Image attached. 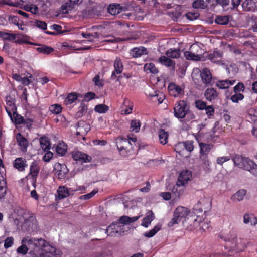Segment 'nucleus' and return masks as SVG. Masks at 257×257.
Listing matches in <instances>:
<instances>
[{"label":"nucleus","mask_w":257,"mask_h":257,"mask_svg":"<svg viewBox=\"0 0 257 257\" xmlns=\"http://www.w3.org/2000/svg\"><path fill=\"white\" fill-rule=\"evenodd\" d=\"M148 53L147 49L143 46L135 47L130 50V54L133 58H138Z\"/></svg>","instance_id":"16"},{"label":"nucleus","mask_w":257,"mask_h":257,"mask_svg":"<svg viewBox=\"0 0 257 257\" xmlns=\"http://www.w3.org/2000/svg\"><path fill=\"white\" fill-rule=\"evenodd\" d=\"M58 196L57 199H62L69 195L68 189L65 186H60L57 190Z\"/></svg>","instance_id":"27"},{"label":"nucleus","mask_w":257,"mask_h":257,"mask_svg":"<svg viewBox=\"0 0 257 257\" xmlns=\"http://www.w3.org/2000/svg\"><path fill=\"white\" fill-rule=\"evenodd\" d=\"M14 244V238L13 237H8L5 240L4 247L8 248L11 247Z\"/></svg>","instance_id":"56"},{"label":"nucleus","mask_w":257,"mask_h":257,"mask_svg":"<svg viewBox=\"0 0 257 257\" xmlns=\"http://www.w3.org/2000/svg\"><path fill=\"white\" fill-rule=\"evenodd\" d=\"M192 7L195 9H204L207 7L204 0H195L192 3Z\"/></svg>","instance_id":"37"},{"label":"nucleus","mask_w":257,"mask_h":257,"mask_svg":"<svg viewBox=\"0 0 257 257\" xmlns=\"http://www.w3.org/2000/svg\"><path fill=\"white\" fill-rule=\"evenodd\" d=\"M200 158L201 159L203 167L205 170L208 171L210 170V162L209 161L208 156H200Z\"/></svg>","instance_id":"45"},{"label":"nucleus","mask_w":257,"mask_h":257,"mask_svg":"<svg viewBox=\"0 0 257 257\" xmlns=\"http://www.w3.org/2000/svg\"><path fill=\"white\" fill-rule=\"evenodd\" d=\"M53 154L50 152L48 151L43 157V160L45 162H48L52 158Z\"/></svg>","instance_id":"63"},{"label":"nucleus","mask_w":257,"mask_h":257,"mask_svg":"<svg viewBox=\"0 0 257 257\" xmlns=\"http://www.w3.org/2000/svg\"><path fill=\"white\" fill-rule=\"evenodd\" d=\"M189 213L190 210L187 208L183 206L177 207L174 211L173 217L169 222L168 226L172 227L174 224H178L183 219L185 218Z\"/></svg>","instance_id":"2"},{"label":"nucleus","mask_w":257,"mask_h":257,"mask_svg":"<svg viewBox=\"0 0 257 257\" xmlns=\"http://www.w3.org/2000/svg\"><path fill=\"white\" fill-rule=\"evenodd\" d=\"M16 140L18 145L21 148V151L26 152L29 145V142L27 139L20 133H18L16 134Z\"/></svg>","instance_id":"13"},{"label":"nucleus","mask_w":257,"mask_h":257,"mask_svg":"<svg viewBox=\"0 0 257 257\" xmlns=\"http://www.w3.org/2000/svg\"><path fill=\"white\" fill-rule=\"evenodd\" d=\"M229 16L227 15L225 16H217L215 22L219 25H226L229 22Z\"/></svg>","instance_id":"35"},{"label":"nucleus","mask_w":257,"mask_h":257,"mask_svg":"<svg viewBox=\"0 0 257 257\" xmlns=\"http://www.w3.org/2000/svg\"><path fill=\"white\" fill-rule=\"evenodd\" d=\"M167 57L171 58H178L180 56V51L179 49H169L166 52Z\"/></svg>","instance_id":"30"},{"label":"nucleus","mask_w":257,"mask_h":257,"mask_svg":"<svg viewBox=\"0 0 257 257\" xmlns=\"http://www.w3.org/2000/svg\"><path fill=\"white\" fill-rule=\"evenodd\" d=\"M193 142L192 141H188L184 142H183L182 143L178 144V145L176 146L175 147V151L180 153V151H178V148L181 146H183L187 151L189 152H191L194 149V146L193 145Z\"/></svg>","instance_id":"25"},{"label":"nucleus","mask_w":257,"mask_h":257,"mask_svg":"<svg viewBox=\"0 0 257 257\" xmlns=\"http://www.w3.org/2000/svg\"><path fill=\"white\" fill-rule=\"evenodd\" d=\"M160 143L164 145L168 142V134L163 129H160L158 132Z\"/></svg>","instance_id":"33"},{"label":"nucleus","mask_w":257,"mask_h":257,"mask_svg":"<svg viewBox=\"0 0 257 257\" xmlns=\"http://www.w3.org/2000/svg\"><path fill=\"white\" fill-rule=\"evenodd\" d=\"M203 134L198 132L196 136V139L199 143L200 148V156H207L208 153L213 148V145L212 144H208L202 142V137Z\"/></svg>","instance_id":"5"},{"label":"nucleus","mask_w":257,"mask_h":257,"mask_svg":"<svg viewBox=\"0 0 257 257\" xmlns=\"http://www.w3.org/2000/svg\"><path fill=\"white\" fill-rule=\"evenodd\" d=\"M159 62L162 65L170 67L173 70L175 68V62L169 58L168 57L161 56L159 59Z\"/></svg>","instance_id":"19"},{"label":"nucleus","mask_w":257,"mask_h":257,"mask_svg":"<svg viewBox=\"0 0 257 257\" xmlns=\"http://www.w3.org/2000/svg\"><path fill=\"white\" fill-rule=\"evenodd\" d=\"M109 107L105 104H98L95 106L94 110L99 113H104L108 111Z\"/></svg>","instance_id":"42"},{"label":"nucleus","mask_w":257,"mask_h":257,"mask_svg":"<svg viewBox=\"0 0 257 257\" xmlns=\"http://www.w3.org/2000/svg\"><path fill=\"white\" fill-rule=\"evenodd\" d=\"M67 150V148L66 146L60 144L57 146L56 151L57 153V154H60L61 156H63L64 154H65Z\"/></svg>","instance_id":"49"},{"label":"nucleus","mask_w":257,"mask_h":257,"mask_svg":"<svg viewBox=\"0 0 257 257\" xmlns=\"http://www.w3.org/2000/svg\"><path fill=\"white\" fill-rule=\"evenodd\" d=\"M0 37L4 40L12 41L16 39V35L14 34L0 31Z\"/></svg>","instance_id":"39"},{"label":"nucleus","mask_w":257,"mask_h":257,"mask_svg":"<svg viewBox=\"0 0 257 257\" xmlns=\"http://www.w3.org/2000/svg\"><path fill=\"white\" fill-rule=\"evenodd\" d=\"M220 238L224 239L225 241L231 242L232 247H235L237 245V236L234 231H230L229 233L226 236H220Z\"/></svg>","instance_id":"24"},{"label":"nucleus","mask_w":257,"mask_h":257,"mask_svg":"<svg viewBox=\"0 0 257 257\" xmlns=\"http://www.w3.org/2000/svg\"><path fill=\"white\" fill-rule=\"evenodd\" d=\"M206 114L208 116H212L214 113V109L212 106H207L205 108Z\"/></svg>","instance_id":"64"},{"label":"nucleus","mask_w":257,"mask_h":257,"mask_svg":"<svg viewBox=\"0 0 257 257\" xmlns=\"http://www.w3.org/2000/svg\"><path fill=\"white\" fill-rule=\"evenodd\" d=\"M35 25L39 28L45 30L47 29V24L44 21L37 20L35 21Z\"/></svg>","instance_id":"58"},{"label":"nucleus","mask_w":257,"mask_h":257,"mask_svg":"<svg viewBox=\"0 0 257 257\" xmlns=\"http://www.w3.org/2000/svg\"><path fill=\"white\" fill-rule=\"evenodd\" d=\"M11 120L16 124H20L23 123L24 117L15 112H13V117Z\"/></svg>","instance_id":"44"},{"label":"nucleus","mask_w":257,"mask_h":257,"mask_svg":"<svg viewBox=\"0 0 257 257\" xmlns=\"http://www.w3.org/2000/svg\"><path fill=\"white\" fill-rule=\"evenodd\" d=\"M161 227V225L160 224H157L153 229L148 232H146L144 235L147 238H150L153 237L155 234L159 231Z\"/></svg>","instance_id":"36"},{"label":"nucleus","mask_w":257,"mask_h":257,"mask_svg":"<svg viewBox=\"0 0 257 257\" xmlns=\"http://www.w3.org/2000/svg\"><path fill=\"white\" fill-rule=\"evenodd\" d=\"M36 49L38 52L46 55L49 54L54 51L53 48L45 45H41Z\"/></svg>","instance_id":"29"},{"label":"nucleus","mask_w":257,"mask_h":257,"mask_svg":"<svg viewBox=\"0 0 257 257\" xmlns=\"http://www.w3.org/2000/svg\"><path fill=\"white\" fill-rule=\"evenodd\" d=\"M190 172L188 171L181 172L178 179V182H180L179 184L185 185L190 179Z\"/></svg>","instance_id":"26"},{"label":"nucleus","mask_w":257,"mask_h":257,"mask_svg":"<svg viewBox=\"0 0 257 257\" xmlns=\"http://www.w3.org/2000/svg\"><path fill=\"white\" fill-rule=\"evenodd\" d=\"M154 218L155 216L153 213L152 211H150L149 214L143 218L141 225L145 227H148Z\"/></svg>","instance_id":"32"},{"label":"nucleus","mask_w":257,"mask_h":257,"mask_svg":"<svg viewBox=\"0 0 257 257\" xmlns=\"http://www.w3.org/2000/svg\"><path fill=\"white\" fill-rule=\"evenodd\" d=\"M230 158L229 156H223L218 157L217 158L216 163L218 164L222 165L224 162L230 160Z\"/></svg>","instance_id":"61"},{"label":"nucleus","mask_w":257,"mask_h":257,"mask_svg":"<svg viewBox=\"0 0 257 257\" xmlns=\"http://www.w3.org/2000/svg\"><path fill=\"white\" fill-rule=\"evenodd\" d=\"M40 142L41 147L44 151L46 152L50 149V143L46 138H41Z\"/></svg>","instance_id":"40"},{"label":"nucleus","mask_w":257,"mask_h":257,"mask_svg":"<svg viewBox=\"0 0 257 257\" xmlns=\"http://www.w3.org/2000/svg\"><path fill=\"white\" fill-rule=\"evenodd\" d=\"M78 98V95L75 92L69 93L65 100L67 105L73 103Z\"/></svg>","instance_id":"38"},{"label":"nucleus","mask_w":257,"mask_h":257,"mask_svg":"<svg viewBox=\"0 0 257 257\" xmlns=\"http://www.w3.org/2000/svg\"><path fill=\"white\" fill-rule=\"evenodd\" d=\"M28 245L26 243H24L17 249V252L18 253L25 255L28 251L30 252V249L28 248Z\"/></svg>","instance_id":"43"},{"label":"nucleus","mask_w":257,"mask_h":257,"mask_svg":"<svg viewBox=\"0 0 257 257\" xmlns=\"http://www.w3.org/2000/svg\"><path fill=\"white\" fill-rule=\"evenodd\" d=\"M200 76L203 83L206 86H212V76L210 71L207 68H204L200 73Z\"/></svg>","instance_id":"9"},{"label":"nucleus","mask_w":257,"mask_h":257,"mask_svg":"<svg viewBox=\"0 0 257 257\" xmlns=\"http://www.w3.org/2000/svg\"><path fill=\"white\" fill-rule=\"evenodd\" d=\"M107 12L111 15H116L122 11L128 10L126 6H122L120 4L112 3L109 4L107 8Z\"/></svg>","instance_id":"7"},{"label":"nucleus","mask_w":257,"mask_h":257,"mask_svg":"<svg viewBox=\"0 0 257 257\" xmlns=\"http://www.w3.org/2000/svg\"><path fill=\"white\" fill-rule=\"evenodd\" d=\"M50 111L53 114H59L61 112V106L58 104L52 105L49 107Z\"/></svg>","instance_id":"47"},{"label":"nucleus","mask_w":257,"mask_h":257,"mask_svg":"<svg viewBox=\"0 0 257 257\" xmlns=\"http://www.w3.org/2000/svg\"><path fill=\"white\" fill-rule=\"evenodd\" d=\"M72 157L74 160L78 161L81 163H86L91 161V157L80 151H76L72 154Z\"/></svg>","instance_id":"12"},{"label":"nucleus","mask_w":257,"mask_h":257,"mask_svg":"<svg viewBox=\"0 0 257 257\" xmlns=\"http://www.w3.org/2000/svg\"><path fill=\"white\" fill-rule=\"evenodd\" d=\"M87 110V106H85L83 103L81 104V105L80 106L79 108V110L78 112L76 113V117L77 118H80L82 117L85 113L86 112Z\"/></svg>","instance_id":"46"},{"label":"nucleus","mask_w":257,"mask_h":257,"mask_svg":"<svg viewBox=\"0 0 257 257\" xmlns=\"http://www.w3.org/2000/svg\"><path fill=\"white\" fill-rule=\"evenodd\" d=\"M245 87L243 83L239 82L236 86L233 88L234 93H240V92H244Z\"/></svg>","instance_id":"53"},{"label":"nucleus","mask_w":257,"mask_h":257,"mask_svg":"<svg viewBox=\"0 0 257 257\" xmlns=\"http://www.w3.org/2000/svg\"><path fill=\"white\" fill-rule=\"evenodd\" d=\"M195 106L199 110L205 109L207 107L206 103L201 100H197L195 101Z\"/></svg>","instance_id":"52"},{"label":"nucleus","mask_w":257,"mask_h":257,"mask_svg":"<svg viewBox=\"0 0 257 257\" xmlns=\"http://www.w3.org/2000/svg\"><path fill=\"white\" fill-rule=\"evenodd\" d=\"M244 98V95L240 93H235L231 96L230 99L233 102L237 103L239 100H242Z\"/></svg>","instance_id":"50"},{"label":"nucleus","mask_w":257,"mask_h":257,"mask_svg":"<svg viewBox=\"0 0 257 257\" xmlns=\"http://www.w3.org/2000/svg\"><path fill=\"white\" fill-rule=\"evenodd\" d=\"M113 67L114 70L112 72L110 79L114 80L116 78V74H120L122 72L123 66L120 58L117 57L114 60Z\"/></svg>","instance_id":"10"},{"label":"nucleus","mask_w":257,"mask_h":257,"mask_svg":"<svg viewBox=\"0 0 257 257\" xmlns=\"http://www.w3.org/2000/svg\"><path fill=\"white\" fill-rule=\"evenodd\" d=\"M144 69L145 72L152 74H157L159 72L158 68L153 63H146L144 67Z\"/></svg>","instance_id":"31"},{"label":"nucleus","mask_w":257,"mask_h":257,"mask_svg":"<svg viewBox=\"0 0 257 257\" xmlns=\"http://www.w3.org/2000/svg\"><path fill=\"white\" fill-rule=\"evenodd\" d=\"M13 166L19 171H24L25 167L27 166L26 159L23 158H16L14 161Z\"/></svg>","instance_id":"21"},{"label":"nucleus","mask_w":257,"mask_h":257,"mask_svg":"<svg viewBox=\"0 0 257 257\" xmlns=\"http://www.w3.org/2000/svg\"><path fill=\"white\" fill-rule=\"evenodd\" d=\"M204 96L207 100L212 102L218 98L219 93L214 88H208L205 90Z\"/></svg>","instance_id":"11"},{"label":"nucleus","mask_w":257,"mask_h":257,"mask_svg":"<svg viewBox=\"0 0 257 257\" xmlns=\"http://www.w3.org/2000/svg\"><path fill=\"white\" fill-rule=\"evenodd\" d=\"M242 6L245 11L254 12L257 10V0H245Z\"/></svg>","instance_id":"14"},{"label":"nucleus","mask_w":257,"mask_h":257,"mask_svg":"<svg viewBox=\"0 0 257 257\" xmlns=\"http://www.w3.org/2000/svg\"><path fill=\"white\" fill-rule=\"evenodd\" d=\"M6 185V181L0 179V199L3 198L6 194V189L5 188Z\"/></svg>","instance_id":"48"},{"label":"nucleus","mask_w":257,"mask_h":257,"mask_svg":"<svg viewBox=\"0 0 257 257\" xmlns=\"http://www.w3.org/2000/svg\"><path fill=\"white\" fill-rule=\"evenodd\" d=\"M180 182H177L173 187L172 190V195L174 199H178L181 196L184 192V185L179 184Z\"/></svg>","instance_id":"17"},{"label":"nucleus","mask_w":257,"mask_h":257,"mask_svg":"<svg viewBox=\"0 0 257 257\" xmlns=\"http://www.w3.org/2000/svg\"><path fill=\"white\" fill-rule=\"evenodd\" d=\"M241 168L249 171L254 176H257V165L249 158H246Z\"/></svg>","instance_id":"8"},{"label":"nucleus","mask_w":257,"mask_h":257,"mask_svg":"<svg viewBox=\"0 0 257 257\" xmlns=\"http://www.w3.org/2000/svg\"><path fill=\"white\" fill-rule=\"evenodd\" d=\"M55 168L58 170V176L60 179L64 178L68 172V170L64 164L57 163L55 165Z\"/></svg>","instance_id":"23"},{"label":"nucleus","mask_w":257,"mask_h":257,"mask_svg":"<svg viewBox=\"0 0 257 257\" xmlns=\"http://www.w3.org/2000/svg\"><path fill=\"white\" fill-rule=\"evenodd\" d=\"M190 106L185 100L178 101L174 107V116L179 119L184 118L189 111Z\"/></svg>","instance_id":"3"},{"label":"nucleus","mask_w":257,"mask_h":257,"mask_svg":"<svg viewBox=\"0 0 257 257\" xmlns=\"http://www.w3.org/2000/svg\"><path fill=\"white\" fill-rule=\"evenodd\" d=\"M82 0H69V2L62 5L61 9L63 13H68L76 5L81 4Z\"/></svg>","instance_id":"18"},{"label":"nucleus","mask_w":257,"mask_h":257,"mask_svg":"<svg viewBox=\"0 0 257 257\" xmlns=\"http://www.w3.org/2000/svg\"><path fill=\"white\" fill-rule=\"evenodd\" d=\"M223 56L222 51L216 49L212 53L208 54V58L210 59L212 62L216 63L219 62Z\"/></svg>","instance_id":"22"},{"label":"nucleus","mask_w":257,"mask_h":257,"mask_svg":"<svg viewBox=\"0 0 257 257\" xmlns=\"http://www.w3.org/2000/svg\"><path fill=\"white\" fill-rule=\"evenodd\" d=\"M26 243L30 249L29 255L37 256H46L47 257H61V252L54 247L50 245L48 242L42 238H35L24 237L22 243Z\"/></svg>","instance_id":"1"},{"label":"nucleus","mask_w":257,"mask_h":257,"mask_svg":"<svg viewBox=\"0 0 257 257\" xmlns=\"http://www.w3.org/2000/svg\"><path fill=\"white\" fill-rule=\"evenodd\" d=\"M115 142L120 154L123 156H125L132 148L131 142L126 138L117 137Z\"/></svg>","instance_id":"4"},{"label":"nucleus","mask_w":257,"mask_h":257,"mask_svg":"<svg viewBox=\"0 0 257 257\" xmlns=\"http://www.w3.org/2000/svg\"><path fill=\"white\" fill-rule=\"evenodd\" d=\"M98 192L97 190H93L92 192L90 193L81 196L80 198V199H83L84 200H88L92 198L93 196H94Z\"/></svg>","instance_id":"59"},{"label":"nucleus","mask_w":257,"mask_h":257,"mask_svg":"<svg viewBox=\"0 0 257 257\" xmlns=\"http://www.w3.org/2000/svg\"><path fill=\"white\" fill-rule=\"evenodd\" d=\"M190 51H186L184 56L187 60L199 61L200 60V54L199 51H201L200 47L195 44H193L190 47Z\"/></svg>","instance_id":"6"},{"label":"nucleus","mask_w":257,"mask_h":257,"mask_svg":"<svg viewBox=\"0 0 257 257\" xmlns=\"http://www.w3.org/2000/svg\"><path fill=\"white\" fill-rule=\"evenodd\" d=\"M120 228V226L119 225L118 223L113 222L108 226L105 230V233L108 236H115L117 234L119 233V229Z\"/></svg>","instance_id":"20"},{"label":"nucleus","mask_w":257,"mask_h":257,"mask_svg":"<svg viewBox=\"0 0 257 257\" xmlns=\"http://www.w3.org/2000/svg\"><path fill=\"white\" fill-rule=\"evenodd\" d=\"M40 168L37 162L35 161H33L30 168V172L29 175H31L33 179V184L34 185L36 182V177L39 172Z\"/></svg>","instance_id":"15"},{"label":"nucleus","mask_w":257,"mask_h":257,"mask_svg":"<svg viewBox=\"0 0 257 257\" xmlns=\"http://www.w3.org/2000/svg\"><path fill=\"white\" fill-rule=\"evenodd\" d=\"M141 126V122L139 120H132L131 122V127L132 131L137 133L139 131Z\"/></svg>","instance_id":"41"},{"label":"nucleus","mask_w":257,"mask_h":257,"mask_svg":"<svg viewBox=\"0 0 257 257\" xmlns=\"http://www.w3.org/2000/svg\"><path fill=\"white\" fill-rule=\"evenodd\" d=\"M172 90H174L177 93V95H179L183 93V89L179 85H176L175 84L169 86Z\"/></svg>","instance_id":"60"},{"label":"nucleus","mask_w":257,"mask_h":257,"mask_svg":"<svg viewBox=\"0 0 257 257\" xmlns=\"http://www.w3.org/2000/svg\"><path fill=\"white\" fill-rule=\"evenodd\" d=\"M246 193L244 189L239 190L231 196V199L234 202L240 201L243 199Z\"/></svg>","instance_id":"28"},{"label":"nucleus","mask_w":257,"mask_h":257,"mask_svg":"<svg viewBox=\"0 0 257 257\" xmlns=\"http://www.w3.org/2000/svg\"><path fill=\"white\" fill-rule=\"evenodd\" d=\"M86 125L87 126H88V125L85 122H83V121L78 122L76 124V127H77V129H78V131H77V132H76V135L77 136L80 135L81 133H82V134L83 133L82 132V128L83 127H84L85 126H86Z\"/></svg>","instance_id":"55"},{"label":"nucleus","mask_w":257,"mask_h":257,"mask_svg":"<svg viewBox=\"0 0 257 257\" xmlns=\"http://www.w3.org/2000/svg\"><path fill=\"white\" fill-rule=\"evenodd\" d=\"M95 96V94L92 92H89L85 94L84 96V99L86 101H90L93 98H94Z\"/></svg>","instance_id":"62"},{"label":"nucleus","mask_w":257,"mask_h":257,"mask_svg":"<svg viewBox=\"0 0 257 257\" xmlns=\"http://www.w3.org/2000/svg\"><path fill=\"white\" fill-rule=\"evenodd\" d=\"M200 16L198 12H188L186 14L187 18L189 20H194L197 19Z\"/></svg>","instance_id":"54"},{"label":"nucleus","mask_w":257,"mask_h":257,"mask_svg":"<svg viewBox=\"0 0 257 257\" xmlns=\"http://www.w3.org/2000/svg\"><path fill=\"white\" fill-rule=\"evenodd\" d=\"M216 86L220 89H227L228 88L227 83V79L224 80L218 81L216 84Z\"/></svg>","instance_id":"57"},{"label":"nucleus","mask_w":257,"mask_h":257,"mask_svg":"<svg viewBox=\"0 0 257 257\" xmlns=\"http://www.w3.org/2000/svg\"><path fill=\"white\" fill-rule=\"evenodd\" d=\"M25 9L27 11L31 12L32 13L34 14H36L38 13V8L37 6L35 5L26 6L25 7Z\"/></svg>","instance_id":"51"},{"label":"nucleus","mask_w":257,"mask_h":257,"mask_svg":"<svg viewBox=\"0 0 257 257\" xmlns=\"http://www.w3.org/2000/svg\"><path fill=\"white\" fill-rule=\"evenodd\" d=\"M246 158L243 157L239 155H235L233 158L232 160L235 166H238L241 168L243 166L244 161Z\"/></svg>","instance_id":"34"}]
</instances>
